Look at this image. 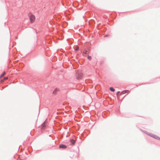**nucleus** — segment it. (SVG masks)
I'll list each match as a JSON object with an SVG mask.
<instances>
[{
	"instance_id": "ddd939ff",
	"label": "nucleus",
	"mask_w": 160,
	"mask_h": 160,
	"mask_svg": "<svg viewBox=\"0 0 160 160\" xmlns=\"http://www.w3.org/2000/svg\"><path fill=\"white\" fill-rule=\"evenodd\" d=\"M8 79V77H6L4 78V80H7Z\"/></svg>"
},
{
	"instance_id": "2eb2a0df",
	"label": "nucleus",
	"mask_w": 160,
	"mask_h": 160,
	"mask_svg": "<svg viewBox=\"0 0 160 160\" xmlns=\"http://www.w3.org/2000/svg\"><path fill=\"white\" fill-rule=\"evenodd\" d=\"M3 80H1V82H3Z\"/></svg>"
},
{
	"instance_id": "9d476101",
	"label": "nucleus",
	"mask_w": 160,
	"mask_h": 160,
	"mask_svg": "<svg viewBox=\"0 0 160 160\" xmlns=\"http://www.w3.org/2000/svg\"><path fill=\"white\" fill-rule=\"evenodd\" d=\"M83 53H84L85 54H87L88 53H87V50H85L83 52Z\"/></svg>"
},
{
	"instance_id": "423d86ee",
	"label": "nucleus",
	"mask_w": 160,
	"mask_h": 160,
	"mask_svg": "<svg viewBox=\"0 0 160 160\" xmlns=\"http://www.w3.org/2000/svg\"><path fill=\"white\" fill-rule=\"evenodd\" d=\"M45 126H46V123H45V122H44L42 125L41 128L42 129H44V128L45 127Z\"/></svg>"
},
{
	"instance_id": "f8f14e48",
	"label": "nucleus",
	"mask_w": 160,
	"mask_h": 160,
	"mask_svg": "<svg viewBox=\"0 0 160 160\" xmlns=\"http://www.w3.org/2000/svg\"><path fill=\"white\" fill-rule=\"evenodd\" d=\"M88 59H89L90 60H91V57L90 56H88Z\"/></svg>"
},
{
	"instance_id": "f03ea898",
	"label": "nucleus",
	"mask_w": 160,
	"mask_h": 160,
	"mask_svg": "<svg viewBox=\"0 0 160 160\" xmlns=\"http://www.w3.org/2000/svg\"><path fill=\"white\" fill-rule=\"evenodd\" d=\"M29 16L31 22L32 23L34 22L35 19V16L31 13L29 14Z\"/></svg>"
},
{
	"instance_id": "20e7f679",
	"label": "nucleus",
	"mask_w": 160,
	"mask_h": 160,
	"mask_svg": "<svg viewBox=\"0 0 160 160\" xmlns=\"http://www.w3.org/2000/svg\"><path fill=\"white\" fill-rule=\"evenodd\" d=\"M59 89L58 88H56L55 90L53 91V93L54 94H56L57 92L59 91Z\"/></svg>"
},
{
	"instance_id": "4468645a",
	"label": "nucleus",
	"mask_w": 160,
	"mask_h": 160,
	"mask_svg": "<svg viewBox=\"0 0 160 160\" xmlns=\"http://www.w3.org/2000/svg\"><path fill=\"white\" fill-rule=\"evenodd\" d=\"M119 92H117V95H118V93H119Z\"/></svg>"
},
{
	"instance_id": "39448f33",
	"label": "nucleus",
	"mask_w": 160,
	"mask_h": 160,
	"mask_svg": "<svg viewBox=\"0 0 160 160\" xmlns=\"http://www.w3.org/2000/svg\"><path fill=\"white\" fill-rule=\"evenodd\" d=\"M67 147V146L65 145L61 144L59 145L60 148H65Z\"/></svg>"
},
{
	"instance_id": "6e6552de",
	"label": "nucleus",
	"mask_w": 160,
	"mask_h": 160,
	"mask_svg": "<svg viewBox=\"0 0 160 160\" xmlns=\"http://www.w3.org/2000/svg\"><path fill=\"white\" fill-rule=\"evenodd\" d=\"M110 91H111L112 92H113L115 91V89H113V88L112 87H110Z\"/></svg>"
},
{
	"instance_id": "9b49d317",
	"label": "nucleus",
	"mask_w": 160,
	"mask_h": 160,
	"mask_svg": "<svg viewBox=\"0 0 160 160\" xmlns=\"http://www.w3.org/2000/svg\"><path fill=\"white\" fill-rule=\"evenodd\" d=\"M75 51H78L79 50V47H77L75 49Z\"/></svg>"
},
{
	"instance_id": "f257e3e1",
	"label": "nucleus",
	"mask_w": 160,
	"mask_h": 160,
	"mask_svg": "<svg viewBox=\"0 0 160 160\" xmlns=\"http://www.w3.org/2000/svg\"><path fill=\"white\" fill-rule=\"evenodd\" d=\"M146 133L149 136L151 137H152L156 139L160 140V138L156 135L153 134L152 133H150L147 132H146Z\"/></svg>"
},
{
	"instance_id": "0eeeda50",
	"label": "nucleus",
	"mask_w": 160,
	"mask_h": 160,
	"mask_svg": "<svg viewBox=\"0 0 160 160\" xmlns=\"http://www.w3.org/2000/svg\"><path fill=\"white\" fill-rule=\"evenodd\" d=\"M70 142L71 143H72L73 144H74L75 143V141L73 139H71L70 140Z\"/></svg>"
},
{
	"instance_id": "7ed1b4c3",
	"label": "nucleus",
	"mask_w": 160,
	"mask_h": 160,
	"mask_svg": "<svg viewBox=\"0 0 160 160\" xmlns=\"http://www.w3.org/2000/svg\"><path fill=\"white\" fill-rule=\"evenodd\" d=\"M129 92H130L129 90H124V91H123L122 92H121V94L122 95V94H124L126 93H129Z\"/></svg>"
},
{
	"instance_id": "1a4fd4ad",
	"label": "nucleus",
	"mask_w": 160,
	"mask_h": 160,
	"mask_svg": "<svg viewBox=\"0 0 160 160\" xmlns=\"http://www.w3.org/2000/svg\"><path fill=\"white\" fill-rule=\"evenodd\" d=\"M5 74V72H4L0 76V78H1L3 77Z\"/></svg>"
}]
</instances>
